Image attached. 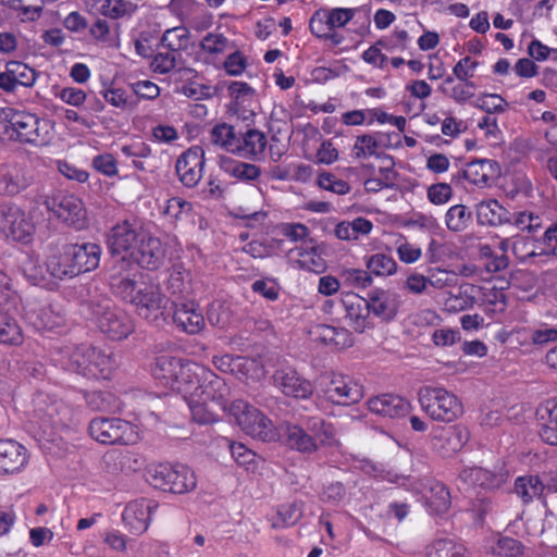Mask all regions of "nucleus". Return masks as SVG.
Masks as SVG:
<instances>
[{
  "label": "nucleus",
  "mask_w": 557,
  "mask_h": 557,
  "mask_svg": "<svg viewBox=\"0 0 557 557\" xmlns=\"http://www.w3.org/2000/svg\"><path fill=\"white\" fill-rule=\"evenodd\" d=\"M108 281L112 293L131 304L139 318L149 323L165 319L168 299L159 283L125 258L110 267Z\"/></svg>",
  "instance_id": "f257e3e1"
},
{
  "label": "nucleus",
  "mask_w": 557,
  "mask_h": 557,
  "mask_svg": "<svg viewBox=\"0 0 557 557\" xmlns=\"http://www.w3.org/2000/svg\"><path fill=\"white\" fill-rule=\"evenodd\" d=\"M191 377L183 387L182 396L187 403L191 418L199 424H209L219 420L214 407L228 411L230 388L225 381L210 369L197 364L193 367Z\"/></svg>",
  "instance_id": "f03ea898"
},
{
  "label": "nucleus",
  "mask_w": 557,
  "mask_h": 557,
  "mask_svg": "<svg viewBox=\"0 0 557 557\" xmlns=\"http://www.w3.org/2000/svg\"><path fill=\"white\" fill-rule=\"evenodd\" d=\"M50 358L53 366L87 379H109L115 366L110 354L87 345L54 347Z\"/></svg>",
  "instance_id": "7ed1b4c3"
},
{
  "label": "nucleus",
  "mask_w": 557,
  "mask_h": 557,
  "mask_svg": "<svg viewBox=\"0 0 557 557\" xmlns=\"http://www.w3.org/2000/svg\"><path fill=\"white\" fill-rule=\"evenodd\" d=\"M0 122L8 124L5 132L10 138L22 144L42 147L53 139V126L50 121L30 112L3 107L0 108Z\"/></svg>",
  "instance_id": "20e7f679"
},
{
  "label": "nucleus",
  "mask_w": 557,
  "mask_h": 557,
  "mask_svg": "<svg viewBox=\"0 0 557 557\" xmlns=\"http://www.w3.org/2000/svg\"><path fill=\"white\" fill-rule=\"evenodd\" d=\"M90 319L98 329L113 341L126 338L134 332L132 318L109 298L88 305Z\"/></svg>",
  "instance_id": "39448f33"
},
{
  "label": "nucleus",
  "mask_w": 557,
  "mask_h": 557,
  "mask_svg": "<svg viewBox=\"0 0 557 557\" xmlns=\"http://www.w3.org/2000/svg\"><path fill=\"white\" fill-rule=\"evenodd\" d=\"M418 397L422 410L433 420L453 422L463 413L461 400L444 387H421Z\"/></svg>",
  "instance_id": "423d86ee"
},
{
  "label": "nucleus",
  "mask_w": 557,
  "mask_h": 557,
  "mask_svg": "<svg viewBox=\"0 0 557 557\" xmlns=\"http://www.w3.org/2000/svg\"><path fill=\"white\" fill-rule=\"evenodd\" d=\"M228 412L247 435L263 442L276 441L278 436L276 428L263 412L253 406L237 399L230 405Z\"/></svg>",
  "instance_id": "0eeeda50"
},
{
  "label": "nucleus",
  "mask_w": 557,
  "mask_h": 557,
  "mask_svg": "<svg viewBox=\"0 0 557 557\" xmlns=\"http://www.w3.org/2000/svg\"><path fill=\"white\" fill-rule=\"evenodd\" d=\"M148 481L156 488L184 494L196 487L194 471L185 465L158 463L149 468Z\"/></svg>",
  "instance_id": "6e6552de"
},
{
  "label": "nucleus",
  "mask_w": 557,
  "mask_h": 557,
  "mask_svg": "<svg viewBox=\"0 0 557 557\" xmlns=\"http://www.w3.org/2000/svg\"><path fill=\"white\" fill-rule=\"evenodd\" d=\"M197 364L187 359L162 355L154 359L151 374L160 385L182 395L184 384L189 381L195 371L193 367Z\"/></svg>",
  "instance_id": "1a4fd4ad"
},
{
  "label": "nucleus",
  "mask_w": 557,
  "mask_h": 557,
  "mask_svg": "<svg viewBox=\"0 0 557 557\" xmlns=\"http://www.w3.org/2000/svg\"><path fill=\"white\" fill-rule=\"evenodd\" d=\"M36 223L32 211L10 203L0 209V233L5 239L27 245L33 240Z\"/></svg>",
  "instance_id": "9d476101"
},
{
  "label": "nucleus",
  "mask_w": 557,
  "mask_h": 557,
  "mask_svg": "<svg viewBox=\"0 0 557 557\" xmlns=\"http://www.w3.org/2000/svg\"><path fill=\"white\" fill-rule=\"evenodd\" d=\"M88 431L95 441L104 445H132L139 440L137 428L117 418H95L90 421Z\"/></svg>",
  "instance_id": "9b49d317"
},
{
  "label": "nucleus",
  "mask_w": 557,
  "mask_h": 557,
  "mask_svg": "<svg viewBox=\"0 0 557 557\" xmlns=\"http://www.w3.org/2000/svg\"><path fill=\"white\" fill-rule=\"evenodd\" d=\"M46 208L59 220L76 228L86 224V210L83 201L73 194L58 191L45 201Z\"/></svg>",
  "instance_id": "f8f14e48"
},
{
  "label": "nucleus",
  "mask_w": 557,
  "mask_h": 557,
  "mask_svg": "<svg viewBox=\"0 0 557 557\" xmlns=\"http://www.w3.org/2000/svg\"><path fill=\"white\" fill-rule=\"evenodd\" d=\"M326 379L327 382L322 388L326 400L336 405L349 406L362 399L363 388L354 379L341 373H332Z\"/></svg>",
  "instance_id": "ddd939ff"
},
{
  "label": "nucleus",
  "mask_w": 557,
  "mask_h": 557,
  "mask_svg": "<svg viewBox=\"0 0 557 557\" xmlns=\"http://www.w3.org/2000/svg\"><path fill=\"white\" fill-rule=\"evenodd\" d=\"M144 231L129 221L114 225L108 235V247L114 257L112 265L120 259L129 260Z\"/></svg>",
  "instance_id": "4468645a"
},
{
  "label": "nucleus",
  "mask_w": 557,
  "mask_h": 557,
  "mask_svg": "<svg viewBox=\"0 0 557 557\" xmlns=\"http://www.w3.org/2000/svg\"><path fill=\"white\" fill-rule=\"evenodd\" d=\"M360 11V8H320L310 17V30L313 35H325L326 30L343 28Z\"/></svg>",
  "instance_id": "2eb2a0df"
},
{
  "label": "nucleus",
  "mask_w": 557,
  "mask_h": 557,
  "mask_svg": "<svg viewBox=\"0 0 557 557\" xmlns=\"http://www.w3.org/2000/svg\"><path fill=\"white\" fill-rule=\"evenodd\" d=\"M272 381L273 385L288 397L308 399L313 394L311 382L289 364L278 367L272 375Z\"/></svg>",
  "instance_id": "dca6fc26"
},
{
  "label": "nucleus",
  "mask_w": 557,
  "mask_h": 557,
  "mask_svg": "<svg viewBox=\"0 0 557 557\" xmlns=\"http://www.w3.org/2000/svg\"><path fill=\"white\" fill-rule=\"evenodd\" d=\"M470 438L466 426L453 425L441 428L433 432L431 445L442 457H450L460 451Z\"/></svg>",
  "instance_id": "f3484780"
},
{
  "label": "nucleus",
  "mask_w": 557,
  "mask_h": 557,
  "mask_svg": "<svg viewBox=\"0 0 557 557\" xmlns=\"http://www.w3.org/2000/svg\"><path fill=\"white\" fill-rule=\"evenodd\" d=\"M158 504L152 499L139 498L126 505L122 513L125 527L134 534L145 533L152 520Z\"/></svg>",
  "instance_id": "a211bd4d"
},
{
  "label": "nucleus",
  "mask_w": 557,
  "mask_h": 557,
  "mask_svg": "<svg viewBox=\"0 0 557 557\" xmlns=\"http://www.w3.org/2000/svg\"><path fill=\"white\" fill-rule=\"evenodd\" d=\"M213 364L221 372L232 373L247 380H259L264 374L259 360L243 356L234 357L228 354L214 356Z\"/></svg>",
  "instance_id": "6ab92c4d"
},
{
  "label": "nucleus",
  "mask_w": 557,
  "mask_h": 557,
  "mask_svg": "<svg viewBox=\"0 0 557 557\" xmlns=\"http://www.w3.org/2000/svg\"><path fill=\"white\" fill-rule=\"evenodd\" d=\"M163 256L161 242L144 232L127 261L136 265L137 271H140L139 268L156 269L161 263Z\"/></svg>",
  "instance_id": "aec40b11"
},
{
  "label": "nucleus",
  "mask_w": 557,
  "mask_h": 557,
  "mask_svg": "<svg viewBox=\"0 0 557 557\" xmlns=\"http://www.w3.org/2000/svg\"><path fill=\"white\" fill-rule=\"evenodd\" d=\"M27 448L11 438H0V475L21 472L28 463Z\"/></svg>",
  "instance_id": "412c9836"
},
{
  "label": "nucleus",
  "mask_w": 557,
  "mask_h": 557,
  "mask_svg": "<svg viewBox=\"0 0 557 557\" xmlns=\"http://www.w3.org/2000/svg\"><path fill=\"white\" fill-rule=\"evenodd\" d=\"M203 166V150L198 147H193L178 157L175 169L180 181L186 187H194L202 177Z\"/></svg>",
  "instance_id": "4be33fe9"
},
{
  "label": "nucleus",
  "mask_w": 557,
  "mask_h": 557,
  "mask_svg": "<svg viewBox=\"0 0 557 557\" xmlns=\"http://www.w3.org/2000/svg\"><path fill=\"white\" fill-rule=\"evenodd\" d=\"M341 302L345 310V320L351 329L362 333L372 326L368 299L355 293H347L343 295Z\"/></svg>",
  "instance_id": "5701e85b"
},
{
  "label": "nucleus",
  "mask_w": 557,
  "mask_h": 557,
  "mask_svg": "<svg viewBox=\"0 0 557 557\" xmlns=\"http://www.w3.org/2000/svg\"><path fill=\"white\" fill-rule=\"evenodd\" d=\"M535 419L540 438L557 446V397L543 400L535 410Z\"/></svg>",
  "instance_id": "b1692460"
},
{
  "label": "nucleus",
  "mask_w": 557,
  "mask_h": 557,
  "mask_svg": "<svg viewBox=\"0 0 557 557\" xmlns=\"http://www.w3.org/2000/svg\"><path fill=\"white\" fill-rule=\"evenodd\" d=\"M278 436L276 441H284L285 444L297 451L312 454L318 450V444L308 430L288 422L276 428Z\"/></svg>",
  "instance_id": "393cba45"
},
{
  "label": "nucleus",
  "mask_w": 557,
  "mask_h": 557,
  "mask_svg": "<svg viewBox=\"0 0 557 557\" xmlns=\"http://www.w3.org/2000/svg\"><path fill=\"white\" fill-rule=\"evenodd\" d=\"M500 175L499 164L490 159H478L466 164L463 177L478 187L490 186Z\"/></svg>",
  "instance_id": "a878e982"
},
{
  "label": "nucleus",
  "mask_w": 557,
  "mask_h": 557,
  "mask_svg": "<svg viewBox=\"0 0 557 557\" xmlns=\"http://www.w3.org/2000/svg\"><path fill=\"white\" fill-rule=\"evenodd\" d=\"M368 408L371 412L388 418L404 417L411 410L410 403L394 394H383L368 400Z\"/></svg>",
  "instance_id": "bb28decb"
},
{
  "label": "nucleus",
  "mask_w": 557,
  "mask_h": 557,
  "mask_svg": "<svg viewBox=\"0 0 557 557\" xmlns=\"http://www.w3.org/2000/svg\"><path fill=\"white\" fill-rule=\"evenodd\" d=\"M27 321L37 330H54L64 324V315L59 307L41 304L26 311Z\"/></svg>",
  "instance_id": "cd10ccee"
},
{
  "label": "nucleus",
  "mask_w": 557,
  "mask_h": 557,
  "mask_svg": "<svg viewBox=\"0 0 557 557\" xmlns=\"http://www.w3.org/2000/svg\"><path fill=\"white\" fill-rule=\"evenodd\" d=\"M67 248L77 275L98 268L101 257L99 245L95 243L72 244L67 245Z\"/></svg>",
  "instance_id": "c85d7f7f"
},
{
  "label": "nucleus",
  "mask_w": 557,
  "mask_h": 557,
  "mask_svg": "<svg viewBox=\"0 0 557 557\" xmlns=\"http://www.w3.org/2000/svg\"><path fill=\"white\" fill-rule=\"evenodd\" d=\"M370 312L382 321H392L399 309V296L396 293L375 289L369 295L368 299Z\"/></svg>",
  "instance_id": "c756f323"
},
{
  "label": "nucleus",
  "mask_w": 557,
  "mask_h": 557,
  "mask_svg": "<svg viewBox=\"0 0 557 557\" xmlns=\"http://www.w3.org/2000/svg\"><path fill=\"white\" fill-rule=\"evenodd\" d=\"M173 321L188 334H197L205 327V318L194 302H174Z\"/></svg>",
  "instance_id": "7c9ffc66"
},
{
  "label": "nucleus",
  "mask_w": 557,
  "mask_h": 557,
  "mask_svg": "<svg viewBox=\"0 0 557 557\" xmlns=\"http://www.w3.org/2000/svg\"><path fill=\"white\" fill-rule=\"evenodd\" d=\"M499 248L504 255L511 251L512 255L521 262H527L528 260L540 256L539 244L529 236L516 235L509 238H504L499 242Z\"/></svg>",
  "instance_id": "2f4dec72"
},
{
  "label": "nucleus",
  "mask_w": 557,
  "mask_h": 557,
  "mask_svg": "<svg viewBox=\"0 0 557 557\" xmlns=\"http://www.w3.org/2000/svg\"><path fill=\"white\" fill-rule=\"evenodd\" d=\"M32 177L26 169L18 164L5 165L0 171V183L7 195L14 196L25 190Z\"/></svg>",
  "instance_id": "473e14b6"
},
{
  "label": "nucleus",
  "mask_w": 557,
  "mask_h": 557,
  "mask_svg": "<svg viewBox=\"0 0 557 557\" xmlns=\"http://www.w3.org/2000/svg\"><path fill=\"white\" fill-rule=\"evenodd\" d=\"M315 341L336 349L350 347L354 343L350 332L344 327L319 324L311 331Z\"/></svg>",
  "instance_id": "72a5a7b5"
},
{
  "label": "nucleus",
  "mask_w": 557,
  "mask_h": 557,
  "mask_svg": "<svg viewBox=\"0 0 557 557\" xmlns=\"http://www.w3.org/2000/svg\"><path fill=\"white\" fill-rule=\"evenodd\" d=\"M426 557H472L471 550L451 537L434 539L425 548Z\"/></svg>",
  "instance_id": "f704fd0d"
},
{
  "label": "nucleus",
  "mask_w": 557,
  "mask_h": 557,
  "mask_svg": "<svg viewBox=\"0 0 557 557\" xmlns=\"http://www.w3.org/2000/svg\"><path fill=\"white\" fill-rule=\"evenodd\" d=\"M386 135L382 132L368 133L356 137L352 154L356 159L379 157L386 148Z\"/></svg>",
  "instance_id": "c9c22d12"
},
{
  "label": "nucleus",
  "mask_w": 557,
  "mask_h": 557,
  "mask_svg": "<svg viewBox=\"0 0 557 557\" xmlns=\"http://www.w3.org/2000/svg\"><path fill=\"white\" fill-rule=\"evenodd\" d=\"M22 271L28 282L41 287H51L54 282L48 271V260L42 264L37 255L30 253L22 262Z\"/></svg>",
  "instance_id": "e433bc0d"
},
{
  "label": "nucleus",
  "mask_w": 557,
  "mask_h": 557,
  "mask_svg": "<svg viewBox=\"0 0 557 557\" xmlns=\"http://www.w3.org/2000/svg\"><path fill=\"white\" fill-rule=\"evenodd\" d=\"M478 287L473 284L459 285L458 292L447 293L444 299V308L447 312L458 313L471 309L475 304Z\"/></svg>",
  "instance_id": "4c0bfd02"
},
{
  "label": "nucleus",
  "mask_w": 557,
  "mask_h": 557,
  "mask_svg": "<svg viewBox=\"0 0 557 557\" xmlns=\"http://www.w3.org/2000/svg\"><path fill=\"white\" fill-rule=\"evenodd\" d=\"M290 258L304 270L321 273L326 269L325 260L317 247L309 244H301L292 250Z\"/></svg>",
  "instance_id": "58836bf2"
},
{
  "label": "nucleus",
  "mask_w": 557,
  "mask_h": 557,
  "mask_svg": "<svg viewBox=\"0 0 557 557\" xmlns=\"http://www.w3.org/2000/svg\"><path fill=\"white\" fill-rule=\"evenodd\" d=\"M67 245L48 257V271L52 280H66L77 276Z\"/></svg>",
  "instance_id": "ea45409f"
},
{
  "label": "nucleus",
  "mask_w": 557,
  "mask_h": 557,
  "mask_svg": "<svg viewBox=\"0 0 557 557\" xmlns=\"http://www.w3.org/2000/svg\"><path fill=\"white\" fill-rule=\"evenodd\" d=\"M478 219L481 224L504 225L511 223V213L497 200L490 199L479 203Z\"/></svg>",
  "instance_id": "a19ab883"
},
{
  "label": "nucleus",
  "mask_w": 557,
  "mask_h": 557,
  "mask_svg": "<svg viewBox=\"0 0 557 557\" xmlns=\"http://www.w3.org/2000/svg\"><path fill=\"white\" fill-rule=\"evenodd\" d=\"M304 515L302 503L283 504L277 507L274 515L268 518L272 529H286L295 525Z\"/></svg>",
  "instance_id": "79ce46f5"
},
{
  "label": "nucleus",
  "mask_w": 557,
  "mask_h": 557,
  "mask_svg": "<svg viewBox=\"0 0 557 557\" xmlns=\"http://www.w3.org/2000/svg\"><path fill=\"white\" fill-rule=\"evenodd\" d=\"M220 168L225 174L242 182L256 181L261 175L259 166L232 158H222L220 161Z\"/></svg>",
  "instance_id": "37998d69"
},
{
  "label": "nucleus",
  "mask_w": 557,
  "mask_h": 557,
  "mask_svg": "<svg viewBox=\"0 0 557 557\" xmlns=\"http://www.w3.org/2000/svg\"><path fill=\"white\" fill-rule=\"evenodd\" d=\"M364 264L371 276L389 277L397 274L399 265L388 253L377 252L366 257Z\"/></svg>",
  "instance_id": "c03bdc74"
},
{
  "label": "nucleus",
  "mask_w": 557,
  "mask_h": 557,
  "mask_svg": "<svg viewBox=\"0 0 557 557\" xmlns=\"http://www.w3.org/2000/svg\"><path fill=\"white\" fill-rule=\"evenodd\" d=\"M426 506L432 513H445L450 506V494L441 482H431L424 493Z\"/></svg>",
  "instance_id": "a18cd8bd"
},
{
  "label": "nucleus",
  "mask_w": 557,
  "mask_h": 557,
  "mask_svg": "<svg viewBox=\"0 0 557 557\" xmlns=\"http://www.w3.org/2000/svg\"><path fill=\"white\" fill-rule=\"evenodd\" d=\"M100 95L108 104L121 111H132L138 106V101L133 95L128 94L124 88L112 84L103 86Z\"/></svg>",
  "instance_id": "49530a36"
},
{
  "label": "nucleus",
  "mask_w": 557,
  "mask_h": 557,
  "mask_svg": "<svg viewBox=\"0 0 557 557\" xmlns=\"http://www.w3.org/2000/svg\"><path fill=\"white\" fill-rule=\"evenodd\" d=\"M308 432L319 446H332L336 444V430L334 425L322 418L311 417L306 421Z\"/></svg>",
  "instance_id": "de8ad7c7"
},
{
  "label": "nucleus",
  "mask_w": 557,
  "mask_h": 557,
  "mask_svg": "<svg viewBox=\"0 0 557 557\" xmlns=\"http://www.w3.org/2000/svg\"><path fill=\"white\" fill-rule=\"evenodd\" d=\"M137 4L128 0H103L99 13L111 20L129 18L137 11Z\"/></svg>",
  "instance_id": "09e8293b"
},
{
  "label": "nucleus",
  "mask_w": 557,
  "mask_h": 557,
  "mask_svg": "<svg viewBox=\"0 0 557 557\" xmlns=\"http://www.w3.org/2000/svg\"><path fill=\"white\" fill-rule=\"evenodd\" d=\"M460 480L472 486H481L484 488H493L499 484L496 475L480 467H467L460 474Z\"/></svg>",
  "instance_id": "8fccbe9b"
},
{
  "label": "nucleus",
  "mask_w": 557,
  "mask_h": 557,
  "mask_svg": "<svg viewBox=\"0 0 557 557\" xmlns=\"http://www.w3.org/2000/svg\"><path fill=\"white\" fill-rule=\"evenodd\" d=\"M239 150L235 153L242 156H258L262 153L267 146V138L263 133L249 129L245 134H238Z\"/></svg>",
  "instance_id": "3c124183"
},
{
  "label": "nucleus",
  "mask_w": 557,
  "mask_h": 557,
  "mask_svg": "<svg viewBox=\"0 0 557 557\" xmlns=\"http://www.w3.org/2000/svg\"><path fill=\"white\" fill-rule=\"evenodd\" d=\"M210 140L212 144L228 152L235 153L236 150H239L238 134L234 131V127L228 124L222 123L215 125L211 129Z\"/></svg>",
  "instance_id": "603ef678"
},
{
  "label": "nucleus",
  "mask_w": 557,
  "mask_h": 557,
  "mask_svg": "<svg viewBox=\"0 0 557 557\" xmlns=\"http://www.w3.org/2000/svg\"><path fill=\"white\" fill-rule=\"evenodd\" d=\"M22 339V330L16 319L8 310L0 309V343L18 345Z\"/></svg>",
  "instance_id": "864d4df0"
},
{
  "label": "nucleus",
  "mask_w": 557,
  "mask_h": 557,
  "mask_svg": "<svg viewBox=\"0 0 557 557\" xmlns=\"http://www.w3.org/2000/svg\"><path fill=\"white\" fill-rule=\"evenodd\" d=\"M515 488L517 495L524 502L530 503L535 498H539L545 485L537 476H520L515 482Z\"/></svg>",
  "instance_id": "5fc2aeb1"
},
{
  "label": "nucleus",
  "mask_w": 557,
  "mask_h": 557,
  "mask_svg": "<svg viewBox=\"0 0 557 557\" xmlns=\"http://www.w3.org/2000/svg\"><path fill=\"white\" fill-rule=\"evenodd\" d=\"M168 290L174 296H184L190 289V273L183 265H174L169 273Z\"/></svg>",
  "instance_id": "6e6d98bb"
},
{
  "label": "nucleus",
  "mask_w": 557,
  "mask_h": 557,
  "mask_svg": "<svg viewBox=\"0 0 557 557\" xmlns=\"http://www.w3.org/2000/svg\"><path fill=\"white\" fill-rule=\"evenodd\" d=\"M47 400L48 396L44 394H38L33 400L34 413L41 423V428H47L49 425H55L59 423V421L55 419V414L58 413V405L55 403L48 404Z\"/></svg>",
  "instance_id": "4d7b16f0"
},
{
  "label": "nucleus",
  "mask_w": 557,
  "mask_h": 557,
  "mask_svg": "<svg viewBox=\"0 0 557 557\" xmlns=\"http://www.w3.org/2000/svg\"><path fill=\"white\" fill-rule=\"evenodd\" d=\"M207 317L211 325L222 330L227 329L234 322L231 305L220 300H215L210 305Z\"/></svg>",
  "instance_id": "13d9d810"
},
{
  "label": "nucleus",
  "mask_w": 557,
  "mask_h": 557,
  "mask_svg": "<svg viewBox=\"0 0 557 557\" xmlns=\"http://www.w3.org/2000/svg\"><path fill=\"white\" fill-rule=\"evenodd\" d=\"M161 44L164 48L180 53L181 50L186 49L189 45V32L184 26L169 28L162 35Z\"/></svg>",
  "instance_id": "bf43d9fd"
},
{
  "label": "nucleus",
  "mask_w": 557,
  "mask_h": 557,
  "mask_svg": "<svg viewBox=\"0 0 557 557\" xmlns=\"http://www.w3.org/2000/svg\"><path fill=\"white\" fill-rule=\"evenodd\" d=\"M87 405L92 410L99 411H117L121 409V404L116 396L111 392L96 391L86 394Z\"/></svg>",
  "instance_id": "052dcab7"
},
{
  "label": "nucleus",
  "mask_w": 557,
  "mask_h": 557,
  "mask_svg": "<svg viewBox=\"0 0 557 557\" xmlns=\"http://www.w3.org/2000/svg\"><path fill=\"white\" fill-rule=\"evenodd\" d=\"M471 221V212L463 205L450 207L445 214V223L448 230L461 232L468 227Z\"/></svg>",
  "instance_id": "680f3d73"
},
{
  "label": "nucleus",
  "mask_w": 557,
  "mask_h": 557,
  "mask_svg": "<svg viewBox=\"0 0 557 557\" xmlns=\"http://www.w3.org/2000/svg\"><path fill=\"white\" fill-rule=\"evenodd\" d=\"M395 251L398 260L405 264H413L422 257L419 245L410 243L405 236L399 235L395 240Z\"/></svg>",
  "instance_id": "e2e57ef3"
},
{
  "label": "nucleus",
  "mask_w": 557,
  "mask_h": 557,
  "mask_svg": "<svg viewBox=\"0 0 557 557\" xmlns=\"http://www.w3.org/2000/svg\"><path fill=\"white\" fill-rule=\"evenodd\" d=\"M428 282L434 289H444L458 285V273L444 268H432L428 272Z\"/></svg>",
  "instance_id": "0e129e2a"
},
{
  "label": "nucleus",
  "mask_w": 557,
  "mask_h": 557,
  "mask_svg": "<svg viewBox=\"0 0 557 557\" xmlns=\"http://www.w3.org/2000/svg\"><path fill=\"white\" fill-rule=\"evenodd\" d=\"M441 91L458 104H465L474 97L476 84L474 82L458 81L449 89L440 87Z\"/></svg>",
  "instance_id": "69168bd1"
},
{
  "label": "nucleus",
  "mask_w": 557,
  "mask_h": 557,
  "mask_svg": "<svg viewBox=\"0 0 557 557\" xmlns=\"http://www.w3.org/2000/svg\"><path fill=\"white\" fill-rule=\"evenodd\" d=\"M481 307L490 315L503 313L506 310V297L496 288L485 289L482 296Z\"/></svg>",
  "instance_id": "338daca9"
},
{
  "label": "nucleus",
  "mask_w": 557,
  "mask_h": 557,
  "mask_svg": "<svg viewBox=\"0 0 557 557\" xmlns=\"http://www.w3.org/2000/svg\"><path fill=\"white\" fill-rule=\"evenodd\" d=\"M201 49L212 55L223 54L233 49V42L222 34L209 33L201 40Z\"/></svg>",
  "instance_id": "774afa93"
}]
</instances>
